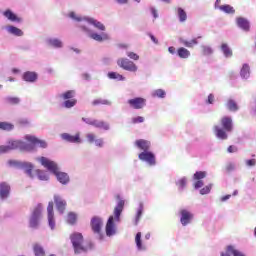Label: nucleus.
<instances>
[{"mask_svg": "<svg viewBox=\"0 0 256 256\" xmlns=\"http://www.w3.org/2000/svg\"><path fill=\"white\" fill-rule=\"evenodd\" d=\"M220 123L222 128L219 125H214V135H216L218 139L225 141L229 139V135H227V133H231V131H233V119L229 116H223Z\"/></svg>", "mask_w": 256, "mask_h": 256, "instance_id": "1", "label": "nucleus"}, {"mask_svg": "<svg viewBox=\"0 0 256 256\" xmlns=\"http://www.w3.org/2000/svg\"><path fill=\"white\" fill-rule=\"evenodd\" d=\"M38 161H40L41 165L45 167V169H48V171L56 175L59 183H62V185H67V183H69V175H67L65 172H59L57 163L49 160L46 157H40Z\"/></svg>", "mask_w": 256, "mask_h": 256, "instance_id": "2", "label": "nucleus"}, {"mask_svg": "<svg viewBox=\"0 0 256 256\" xmlns=\"http://www.w3.org/2000/svg\"><path fill=\"white\" fill-rule=\"evenodd\" d=\"M70 240L72 243V246L74 248V253L76 255H79L81 253H87V251H90V249H93V244L91 242L87 244H83V234L79 232H74L70 235Z\"/></svg>", "mask_w": 256, "mask_h": 256, "instance_id": "3", "label": "nucleus"}, {"mask_svg": "<svg viewBox=\"0 0 256 256\" xmlns=\"http://www.w3.org/2000/svg\"><path fill=\"white\" fill-rule=\"evenodd\" d=\"M117 65L118 67H121V69H124V71H130L131 73H136L138 69L137 65L127 58L118 59Z\"/></svg>", "mask_w": 256, "mask_h": 256, "instance_id": "4", "label": "nucleus"}, {"mask_svg": "<svg viewBox=\"0 0 256 256\" xmlns=\"http://www.w3.org/2000/svg\"><path fill=\"white\" fill-rule=\"evenodd\" d=\"M5 147V153L13 150V149H22L25 151H29V145L21 140H12L8 143V145H3Z\"/></svg>", "mask_w": 256, "mask_h": 256, "instance_id": "5", "label": "nucleus"}, {"mask_svg": "<svg viewBox=\"0 0 256 256\" xmlns=\"http://www.w3.org/2000/svg\"><path fill=\"white\" fill-rule=\"evenodd\" d=\"M41 211H43V206H41V204H38L30 217V227L32 229H37V227H39V219H41Z\"/></svg>", "mask_w": 256, "mask_h": 256, "instance_id": "6", "label": "nucleus"}, {"mask_svg": "<svg viewBox=\"0 0 256 256\" xmlns=\"http://www.w3.org/2000/svg\"><path fill=\"white\" fill-rule=\"evenodd\" d=\"M180 213V223L183 225V227H187L191 221H193V213L187 209H181L179 211Z\"/></svg>", "mask_w": 256, "mask_h": 256, "instance_id": "7", "label": "nucleus"}, {"mask_svg": "<svg viewBox=\"0 0 256 256\" xmlns=\"http://www.w3.org/2000/svg\"><path fill=\"white\" fill-rule=\"evenodd\" d=\"M116 199H118V204L114 208V219L115 221H120L121 213H123V209L125 207V201L121 200V196L119 194L116 195Z\"/></svg>", "mask_w": 256, "mask_h": 256, "instance_id": "8", "label": "nucleus"}, {"mask_svg": "<svg viewBox=\"0 0 256 256\" xmlns=\"http://www.w3.org/2000/svg\"><path fill=\"white\" fill-rule=\"evenodd\" d=\"M128 105H130L132 109H143V107L147 105V100L145 98L136 97L128 100Z\"/></svg>", "mask_w": 256, "mask_h": 256, "instance_id": "9", "label": "nucleus"}, {"mask_svg": "<svg viewBox=\"0 0 256 256\" xmlns=\"http://www.w3.org/2000/svg\"><path fill=\"white\" fill-rule=\"evenodd\" d=\"M90 225L93 233L99 234L101 233V228L103 227V220H101V218L98 216H94L91 219Z\"/></svg>", "mask_w": 256, "mask_h": 256, "instance_id": "10", "label": "nucleus"}, {"mask_svg": "<svg viewBox=\"0 0 256 256\" xmlns=\"http://www.w3.org/2000/svg\"><path fill=\"white\" fill-rule=\"evenodd\" d=\"M138 158L140 159V161H145L146 163H149L150 165H155V154H153L152 152L146 151V152H141L138 155Z\"/></svg>", "mask_w": 256, "mask_h": 256, "instance_id": "11", "label": "nucleus"}, {"mask_svg": "<svg viewBox=\"0 0 256 256\" xmlns=\"http://www.w3.org/2000/svg\"><path fill=\"white\" fill-rule=\"evenodd\" d=\"M114 219L115 218L113 216H110L108 218L107 223H106V235H107V237H112V235H115V233H116Z\"/></svg>", "mask_w": 256, "mask_h": 256, "instance_id": "12", "label": "nucleus"}, {"mask_svg": "<svg viewBox=\"0 0 256 256\" xmlns=\"http://www.w3.org/2000/svg\"><path fill=\"white\" fill-rule=\"evenodd\" d=\"M48 223L51 229H55V213L53 212V202H49L47 206Z\"/></svg>", "mask_w": 256, "mask_h": 256, "instance_id": "13", "label": "nucleus"}, {"mask_svg": "<svg viewBox=\"0 0 256 256\" xmlns=\"http://www.w3.org/2000/svg\"><path fill=\"white\" fill-rule=\"evenodd\" d=\"M54 202H55L57 211H59V213L61 214L65 213V207H67V201L63 200L61 196L55 195Z\"/></svg>", "mask_w": 256, "mask_h": 256, "instance_id": "14", "label": "nucleus"}, {"mask_svg": "<svg viewBox=\"0 0 256 256\" xmlns=\"http://www.w3.org/2000/svg\"><path fill=\"white\" fill-rule=\"evenodd\" d=\"M135 145L140 151L147 152L151 149V142L145 139H138L135 141Z\"/></svg>", "mask_w": 256, "mask_h": 256, "instance_id": "15", "label": "nucleus"}, {"mask_svg": "<svg viewBox=\"0 0 256 256\" xmlns=\"http://www.w3.org/2000/svg\"><path fill=\"white\" fill-rule=\"evenodd\" d=\"M61 138L68 143H81V136L79 133L74 136L69 133H64L61 135Z\"/></svg>", "mask_w": 256, "mask_h": 256, "instance_id": "16", "label": "nucleus"}, {"mask_svg": "<svg viewBox=\"0 0 256 256\" xmlns=\"http://www.w3.org/2000/svg\"><path fill=\"white\" fill-rule=\"evenodd\" d=\"M26 141H29V143H32V145H39V147L42 149L47 148V142H45V140H40L35 136L27 135Z\"/></svg>", "mask_w": 256, "mask_h": 256, "instance_id": "17", "label": "nucleus"}, {"mask_svg": "<svg viewBox=\"0 0 256 256\" xmlns=\"http://www.w3.org/2000/svg\"><path fill=\"white\" fill-rule=\"evenodd\" d=\"M11 191V186L7 182L0 183V197L1 199H7L9 197V192Z\"/></svg>", "mask_w": 256, "mask_h": 256, "instance_id": "18", "label": "nucleus"}, {"mask_svg": "<svg viewBox=\"0 0 256 256\" xmlns=\"http://www.w3.org/2000/svg\"><path fill=\"white\" fill-rule=\"evenodd\" d=\"M86 139L88 143H95L96 147H103V139L102 138L97 139V136H95V134L93 133H88L86 135Z\"/></svg>", "mask_w": 256, "mask_h": 256, "instance_id": "19", "label": "nucleus"}, {"mask_svg": "<svg viewBox=\"0 0 256 256\" xmlns=\"http://www.w3.org/2000/svg\"><path fill=\"white\" fill-rule=\"evenodd\" d=\"M23 79L27 83H35V81L38 79V75L35 72L27 71L23 74Z\"/></svg>", "mask_w": 256, "mask_h": 256, "instance_id": "20", "label": "nucleus"}, {"mask_svg": "<svg viewBox=\"0 0 256 256\" xmlns=\"http://www.w3.org/2000/svg\"><path fill=\"white\" fill-rule=\"evenodd\" d=\"M236 23H237L238 27H240V29H243V31H249V29L251 27L249 25V21L243 17L237 18Z\"/></svg>", "mask_w": 256, "mask_h": 256, "instance_id": "21", "label": "nucleus"}, {"mask_svg": "<svg viewBox=\"0 0 256 256\" xmlns=\"http://www.w3.org/2000/svg\"><path fill=\"white\" fill-rule=\"evenodd\" d=\"M3 15L4 17H6V19H8L9 21H12V22H16V23H19L21 21V18L17 17L15 15V13H13V11L11 10H6L3 12Z\"/></svg>", "mask_w": 256, "mask_h": 256, "instance_id": "22", "label": "nucleus"}, {"mask_svg": "<svg viewBox=\"0 0 256 256\" xmlns=\"http://www.w3.org/2000/svg\"><path fill=\"white\" fill-rule=\"evenodd\" d=\"M20 167L33 179V165L30 162H22L20 163Z\"/></svg>", "mask_w": 256, "mask_h": 256, "instance_id": "23", "label": "nucleus"}, {"mask_svg": "<svg viewBox=\"0 0 256 256\" xmlns=\"http://www.w3.org/2000/svg\"><path fill=\"white\" fill-rule=\"evenodd\" d=\"M177 55L180 59H189L191 52L185 47H180L177 49Z\"/></svg>", "mask_w": 256, "mask_h": 256, "instance_id": "24", "label": "nucleus"}, {"mask_svg": "<svg viewBox=\"0 0 256 256\" xmlns=\"http://www.w3.org/2000/svg\"><path fill=\"white\" fill-rule=\"evenodd\" d=\"M92 127L97 129H103L104 131H109V124L101 120H93Z\"/></svg>", "mask_w": 256, "mask_h": 256, "instance_id": "25", "label": "nucleus"}, {"mask_svg": "<svg viewBox=\"0 0 256 256\" xmlns=\"http://www.w3.org/2000/svg\"><path fill=\"white\" fill-rule=\"evenodd\" d=\"M240 75L242 79H249L251 75V68L249 67V64H243L240 70Z\"/></svg>", "mask_w": 256, "mask_h": 256, "instance_id": "26", "label": "nucleus"}, {"mask_svg": "<svg viewBox=\"0 0 256 256\" xmlns=\"http://www.w3.org/2000/svg\"><path fill=\"white\" fill-rule=\"evenodd\" d=\"M135 243L138 251H145L147 249V246L143 244V241L141 240V232H138L135 236Z\"/></svg>", "mask_w": 256, "mask_h": 256, "instance_id": "27", "label": "nucleus"}, {"mask_svg": "<svg viewBox=\"0 0 256 256\" xmlns=\"http://www.w3.org/2000/svg\"><path fill=\"white\" fill-rule=\"evenodd\" d=\"M226 107L228 111H232L233 113H235L236 111H239V105H237V102H235V100L233 99H229L226 102Z\"/></svg>", "mask_w": 256, "mask_h": 256, "instance_id": "28", "label": "nucleus"}, {"mask_svg": "<svg viewBox=\"0 0 256 256\" xmlns=\"http://www.w3.org/2000/svg\"><path fill=\"white\" fill-rule=\"evenodd\" d=\"M221 51L225 57H233V50H231L227 43L221 44Z\"/></svg>", "mask_w": 256, "mask_h": 256, "instance_id": "29", "label": "nucleus"}, {"mask_svg": "<svg viewBox=\"0 0 256 256\" xmlns=\"http://www.w3.org/2000/svg\"><path fill=\"white\" fill-rule=\"evenodd\" d=\"M176 12L180 23H185V21H187V12H185V10L181 7L176 8Z\"/></svg>", "mask_w": 256, "mask_h": 256, "instance_id": "30", "label": "nucleus"}, {"mask_svg": "<svg viewBox=\"0 0 256 256\" xmlns=\"http://www.w3.org/2000/svg\"><path fill=\"white\" fill-rule=\"evenodd\" d=\"M90 37L91 39H94V41H98V42L109 39V36L106 33H102V34L92 33Z\"/></svg>", "mask_w": 256, "mask_h": 256, "instance_id": "31", "label": "nucleus"}, {"mask_svg": "<svg viewBox=\"0 0 256 256\" xmlns=\"http://www.w3.org/2000/svg\"><path fill=\"white\" fill-rule=\"evenodd\" d=\"M180 43H182V45H184V47H188L189 49H192V47H195V45H197L199 42L197 41V38H194L190 41L180 39Z\"/></svg>", "mask_w": 256, "mask_h": 256, "instance_id": "32", "label": "nucleus"}, {"mask_svg": "<svg viewBox=\"0 0 256 256\" xmlns=\"http://www.w3.org/2000/svg\"><path fill=\"white\" fill-rule=\"evenodd\" d=\"M7 31H8V33H11L12 35H16V37L23 36V31L15 26H8Z\"/></svg>", "mask_w": 256, "mask_h": 256, "instance_id": "33", "label": "nucleus"}, {"mask_svg": "<svg viewBox=\"0 0 256 256\" xmlns=\"http://www.w3.org/2000/svg\"><path fill=\"white\" fill-rule=\"evenodd\" d=\"M15 125L9 122H0V131H13Z\"/></svg>", "mask_w": 256, "mask_h": 256, "instance_id": "34", "label": "nucleus"}, {"mask_svg": "<svg viewBox=\"0 0 256 256\" xmlns=\"http://www.w3.org/2000/svg\"><path fill=\"white\" fill-rule=\"evenodd\" d=\"M220 11H223V13H227L229 15H233L235 13V8L229 4H225L220 7Z\"/></svg>", "mask_w": 256, "mask_h": 256, "instance_id": "35", "label": "nucleus"}, {"mask_svg": "<svg viewBox=\"0 0 256 256\" xmlns=\"http://www.w3.org/2000/svg\"><path fill=\"white\" fill-rule=\"evenodd\" d=\"M88 21L91 25H94V27H96V29H99V31H105V25H103V23H101L93 18H90Z\"/></svg>", "mask_w": 256, "mask_h": 256, "instance_id": "36", "label": "nucleus"}, {"mask_svg": "<svg viewBox=\"0 0 256 256\" xmlns=\"http://www.w3.org/2000/svg\"><path fill=\"white\" fill-rule=\"evenodd\" d=\"M109 79H117V81H125V77L117 72H109Z\"/></svg>", "mask_w": 256, "mask_h": 256, "instance_id": "37", "label": "nucleus"}, {"mask_svg": "<svg viewBox=\"0 0 256 256\" xmlns=\"http://www.w3.org/2000/svg\"><path fill=\"white\" fill-rule=\"evenodd\" d=\"M67 223L70 225H75V223H77V214L74 212H69L67 216Z\"/></svg>", "mask_w": 256, "mask_h": 256, "instance_id": "38", "label": "nucleus"}, {"mask_svg": "<svg viewBox=\"0 0 256 256\" xmlns=\"http://www.w3.org/2000/svg\"><path fill=\"white\" fill-rule=\"evenodd\" d=\"M62 99H64V101L71 100L73 99V97H75V91L73 90H68L65 93L61 94Z\"/></svg>", "mask_w": 256, "mask_h": 256, "instance_id": "39", "label": "nucleus"}, {"mask_svg": "<svg viewBox=\"0 0 256 256\" xmlns=\"http://www.w3.org/2000/svg\"><path fill=\"white\" fill-rule=\"evenodd\" d=\"M205 177H207V172L205 171H197L194 175H193V179L194 181H201V179H205Z\"/></svg>", "mask_w": 256, "mask_h": 256, "instance_id": "40", "label": "nucleus"}, {"mask_svg": "<svg viewBox=\"0 0 256 256\" xmlns=\"http://www.w3.org/2000/svg\"><path fill=\"white\" fill-rule=\"evenodd\" d=\"M35 256H45V250L39 244L34 245Z\"/></svg>", "mask_w": 256, "mask_h": 256, "instance_id": "41", "label": "nucleus"}, {"mask_svg": "<svg viewBox=\"0 0 256 256\" xmlns=\"http://www.w3.org/2000/svg\"><path fill=\"white\" fill-rule=\"evenodd\" d=\"M20 102H21V100L19 99V97H7L6 98V103L8 105H19Z\"/></svg>", "mask_w": 256, "mask_h": 256, "instance_id": "42", "label": "nucleus"}, {"mask_svg": "<svg viewBox=\"0 0 256 256\" xmlns=\"http://www.w3.org/2000/svg\"><path fill=\"white\" fill-rule=\"evenodd\" d=\"M49 45H51L52 47H56V48H61L63 47V42H61V40L59 39H50L48 41Z\"/></svg>", "mask_w": 256, "mask_h": 256, "instance_id": "43", "label": "nucleus"}, {"mask_svg": "<svg viewBox=\"0 0 256 256\" xmlns=\"http://www.w3.org/2000/svg\"><path fill=\"white\" fill-rule=\"evenodd\" d=\"M75 105H77V100L75 98L64 101V107L66 109H71V107H75Z\"/></svg>", "mask_w": 256, "mask_h": 256, "instance_id": "44", "label": "nucleus"}, {"mask_svg": "<svg viewBox=\"0 0 256 256\" xmlns=\"http://www.w3.org/2000/svg\"><path fill=\"white\" fill-rule=\"evenodd\" d=\"M227 251L228 253H231L233 256H245L242 252L236 250L235 247L233 246H228Z\"/></svg>", "mask_w": 256, "mask_h": 256, "instance_id": "45", "label": "nucleus"}, {"mask_svg": "<svg viewBox=\"0 0 256 256\" xmlns=\"http://www.w3.org/2000/svg\"><path fill=\"white\" fill-rule=\"evenodd\" d=\"M36 175H38V179H40V181H48L49 180V176H47V174H45V172H43V170H36Z\"/></svg>", "mask_w": 256, "mask_h": 256, "instance_id": "46", "label": "nucleus"}, {"mask_svg": "<svg viewBox=\"0 0 256 256\" xmlns=\"http://www.w3.org/2000/svg\"><path fill=\"white\" fill-rule=\"evenodd\" d=\"M92 105H111V102L109 100L96 99L92 102Z\"/></svg>", "mask_w": 256, "mask_h": 256, "instance_id": "47", "label": "nucleus"}, {"mask_svg": "<svg viewBox=\"0 0 256 256\" xmlns=\"http://www.w3.org/2000/svg\"><path fill=\"white\" fill-rule=\"evenodd\" d=\"M212 187H213V184H209L208 186H205L204 188H202L200 190V195H207V194L211 193Z\"/></svg>", "mask_w": 256, "mask_h": 256, "instance_id": "48", "label": "nucleus"}, {"mask_svg": "<svg viewBox=\"0 0 256 256\" xmlns=\"http://www.w3.org/2000/svg\"><path fill=\"white\" fill-rule=\"evenodd\" d=\"M154 97H159L160 99L165 98V90L163 89H158L153 93Z\"/></svg>", "mask_w": 256, "mask_h": 256, "instance_id": "49", "label": "nucleus"}, {"mask_svg": "<svg viewBox=\"0 0 256 256\" xmlns=\"http://www.w3.org/2000/svg\"><path fill=\"white\" fill-rule=\"evenodd\" d=\"M202 54L203 55H212L213 54V49L209 46H202Z\"/></svg>", "mask_w": 256, "mask_h": 256, "instance_id": "50", "label": "nucleus"}, {"mask_svg": "<svg viewBox=\"0 0 256 256\" xmlns=\"http://www.w3.org/2000/svg\"><path fill=\"white\" fill-rule=\"evenodd\" d=\"M133 125H137V123H143L145 121V118L143 116H137L132 118Z\"/></svg>", "mask_w": 256, "mask_h": 256, "instance_id": "51", "label": "nucleus"}, {"mask_svg": "<svg viewBox=\"0 0 256 256\" xmlns=\"http://www.w3.org/2000/svg\"><path fill=\"white\" fill-rule=\"evenodd\" d=\"M127 57L133 61H139V56L135 52H127Z\"/></svg>", "mask_w": 256, "mask_h": 256, "instance_id": "52", "label": "nucleus"}, {"mask_svg": "<svg viewBox=\"0 0 256 256\" xmlns=\"http://www.w3.org/2000/svg\"><path fill=\"white\" fill-rule=\"evenodd\" d=\"M225 170L228 172V173H231V171H234L235 170V164L233 163H228L226 164L225 166Z\"/></svg>", "mask_w": 256, "mask_h": 256, "instance_id": "53", "label": "nucleus"}, {"mask_svg": "<svg viewBox=\"0 0 256 256\" xmlns=\"http://www.w3.org/2000/svg\"><path fill=\"white\" fill-rule=\"evenodd\" d=\"M142 215H143V206H140L136 215V223H139V219H141Z\"/></svg>", "mask_w": 256, "mask_h": 256, "instance_id": "54", "label": "nucleus"}, {"mask_svg": "<svg viewBox=\"0 0 256 256\" xmlns=\"http://www.w3.org/2000/svg\"><path fill=\"white\" fill-rule=\"evenodd\" d=\"M206 103L208 105H213V103H215V95L209 94L208 99L206 100Z\"/></svg>", "mask_w": 256, "mask_h": 256, "instance_id": "55", "label": "nucleus"}, {"mask_svg": "<svg viewBox=\"0 0 256 256\" xmlns=\"http://www.w3.org/2000/svg\"><path fill=\"white\" fill-rule=\"evenodd\" d=\"M185 185H187V179L186 178H182L178 181V186L181 188V189H184Z\"/></svg>", "mask_w": 256, "mask_h": 256, "instance_id": "56", "label": "nucleus"}, {"mask_svg": "<svg viewBox=\"0 0 256 256\" xmlns=\"http://www.w3.org/2000/svg\"><path fill=\"white\" fill-rule=\"evenodd\" d=\"M203 185H204L203 180H196V182L194 183V188L201 189V187H203Z\"/></svg>", "mask_w": 256, "mask_h": 256, "instance_id": "57", "label": "nucleus"}, {"mask_svg": "<svg viewBox=\"0 0 256 256\" xmlns=\"http://www.w3.org/2000/svg\"><path fill=\"white\" fill-rule=\"evenodd\" d=\"M246 165H247V167H255L256 159L246 160Z\"/></svg>", "mask_w": 256, "mask_h": 256, "instance_id": "58", "label": "nucleus"}, {"mask_svg": "<svg viewBox=\"0 0 256 256\" xmlns=\"http://www.w3.org/2000/svg\"><path fill=\"white\" fill-rule=\"evenodd\" d=\"M228 153H237V151H239V149L237 148V146H233L230 145L227 149Z\"/></svg>", "mask_w": 256, "mask_h": 256, "instance_id": "59", "label": "nucleus"}, {"mask_svg": "<svg viewBox=\"0 0 256 256\" xmlns=\"http://www.w3.org/2000/svg\"><path fill=\"white\" fill-rule=\"evenodd\" d=\"M18 124H20L22 127H25V125L29 124V120H27V119H20V120H18Z\"/></svg>", "mask_w": 256, "mask_h": 256, "instance_id": "60", "label": "nucleus"}, {"mask_svg": "<svg viewBox=\"0 0 256 256\" xmlns=\"http://www.w3.org/2000/svg\"><path fill=\"white\" fill-rule=\"evenodd\" d=\"M82 121H84V123H87V125H93V120H91V118H82Z\"/></svg>", "mask_w": 256, "mask_h": 256, "instance_id": "61", "label": "nucleus"}, {"mask_svg": "<svg viewBox=\"0 0 256 256\" xmlns=\"http://www.w3.org/2000/svg\"><path fill=\"white\" fill-rule=\"evenodd\" d=\"M223 5H221V0H216L214 7L215 9H219L221 11V8Z\"/></svg>", "mask_w": 256, "mask_h": 256, "instance_id": "62", "label": "nucleus"}, {"mask_svg": "<svg viewBox=\"0 0 256 256\" xmlns=\"http://www.w3.org/2000/svg\"><path fill=\"white\" fill-rule=\"evenodd\" d=\"M149 37H150L151 41H153V43H155V45H158V44H159V40H157V38H155V37L153 36V34H149Z\"/></svg>", "mask_w": 256, "mask_h": 256, "instance_id": "63", "label": "nucleus"}, {"mask_svg": "<svg viewBox=\"0 0 256 256\" xmlns=\"http://www.w3.org/2000/svg\"><path fill=\"white\" fill-rule=\"evenodd\" d=\"M151 13H152L154 19H157V17H159V14H157V10L155 8L151 9Z\"/></svg>", "mask_w": 256, "mask_h": 256, "instance_id": "64", "label": "nucleus"}]
</instances>
